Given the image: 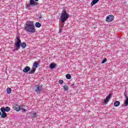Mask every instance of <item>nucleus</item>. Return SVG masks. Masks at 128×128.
Masks as SVG:
<instances>
[{
    "instance_id": "nucleus-1",
    "label": "nucleus",
    "mask_w": 128,
    "mask_h": 128,
    "mask_svg": "<svg viewBox=\"0 0 128 128\" xmlns=\"http://www.w3.org/2000/svg\"><path fill=\"white\" fill-rule=\"evenodd\" d=\"M34 22H27L24 27V30H26L30 34H34L36 32V28H34Z\"/></svg>"
},
{
    "instance_id": "nucleus-2",
    "label": "nucleus",
    "mask_w": 128,
    "mask_h": 128,
    "mask_svg": "<svg viewBox=\"0 0 128 128\" xmlns=\"http://www.w3.org/2000/svg\"><path fill=\"white\" fill-rule=\"evenodd\" d=\"M70 18V14L66 12V10H64L61 12V15L60 16V20L62 24H66V21L68 20Z\"/></svg>"
},
{
    "instance_id": "nucleus-3",
    "label": "nucleus",
    "mask_w": 128,
    "mask_h": 128,
    "mask_svg": "<svg viewBox=\"0 0 128 128\" xmlns=\"http://www.w3.org/2000/svg\"><path fill=\"white\" fill-rule=\"evenodd\" d=\"M36 2H38V0H30L28 4L26 5V8H28V10H30V6L32 8L34 6L38 8V6H40V4H38Z\"/></svg>"
},
{
    "instance_id": "nucleus-4",
    "label": "nucleus",
    "mask_w": 128,
    "mask_h": 128,
    "mask_svg": "<svg viewBox=\"0 0 128 128\" xmlns=\"http://www.w3.org/2000/svg\"><path fill=\"white\" fill-rule=\"evenodd\" d=\"M20 46L22 48H26V42H21L20 44H18V46L12 50V52H16V50H18L20 48Z\"/></svg>"
},
{
    "instance_id": "nucleus-5",
    "label": "nucleus",
    "mask_w": 128,
    "mask_h": 128,
    "mask_svg": "<svg viewBox=\"0 0 128 128\" xmlns=\"http://www.w3.org/2000/svg\"><path fill=\"white\" fill-rule=\"evenodd\" d=\"M16 41L14 44V46L15 48H16L18 44H20L22 42V40H20V36L18 35H16Z\"/></svg>"
},
{
    "instance_id": "nucleus-6",
    "label": "nucleus",
    "mask_w": 128,
    "mask_h": 128,
    "mask_svg": "<svg viewBox=\"0 0 128 128\" xmlns=\"http://www.w3.org/2000/svg\"><path fill=\"white\" fill-rule=\"evenodd\" d=\"M112 96V93H110L106 97V98L104 100V104H106L110 102V100Z\"/></svg>"
},
{
    "instance_id": "nucleus-7",
    "label": "nucleus",
    "mask_w": 128,
    "mask_h": 128,
    "mask_svg": "<svg viewBox=\"0 0 128 128\" xmlns=\"http://www.w3.org/2000/svg\"><path fill=\"white\" fill-rule=\"evenodd\" d=\"M114 16L112 14L108 15L106 16V20L108 22H112L114 19Z\"/></svg>"
},
{
    "instance_id": "nucleus-8",
    "label": "nucleus",
    "mask_w": 128,
    "mask_h": 128,
    "mask_svg": "<svg viewBox=\"0 0 128 128\" xmlns=\"http://www.w3.org/2000/svg\"><path fill=\"white\" fill-rule=\"evenodd\" d=\"M22 105L20 106L18 104H15V106H14L13 108H14V110H16V112H20V110H22Z\"/></svg>"
},
{
    "instance_id": "nucleus-9",
    "label": "nucleus",
    "mask_w": 128,
    "mask_h": 128,
    "mask_svg": "<svg viewBox=\"0 0 128 128\" xmlns=\"http://www.w3.org/2000/svg\"><path fill=\"white\" fill-rule=\"evenodd\" d=\"M0 110H2L3 112H6L10 111V108L8 106H6V108L4 106L0 108Z\"/></svg>"
},
{
    "instance_id": "nucleus-10",
    "label": "nucleus",
    "mask_w": 128,
    "mask_h": 128,
    "mask_svg": "<svg viewBox=\"0 0 128 128\" xmlns=\"http://www.w3.org/2000/svg\"><path fill=\"white\" fill-rule=\"evenodd\" d=\"M1 112V118H6L8 116V114L6 112H4V111L0 110Z\"/></svg>"
},
{
    "instance_id": "nucleus-11",
    "label": "nucleus",
    "mask_w": 128,
    "mask_h": 128,
    "mask_svg": "<svg viewBox=\"0 0 128 128\" xmlns=\"http://www.w3.org/2000/svg\"><path fill=\"white\" fill-rule=\"evenodd\" d=\"M30 70V67L26 66L24 68L23 72H24V74H26V72H28Z\"/></svg>"
},
{
    "instance_id": "nucleus-12",
    "label": "nucleus",
    "mask_w": 128,
    "mask_h": 128,
    "mask_svg": "<svg viewBox=\"0 0 128 128\" xmlns=\"http://www.w3.org/2000/svg\"><path fill=\"white\" fill-rule=\"evenodd\" d=\"M42 86H37L35 90V92H40L42 90Z\"/></svg>"
},
{
    "instance_id": "nucleus-13",
    "label": "nucleus",
    "mask_w": 128,
    "mask_h": 128,
    "mask_svg": "<svg viewBox=\"0 0 128 128\" xmlns=\"http://www.w3.org/2000/svg\"><path fill=\"white\" fill-rule=\"evenodd\" d=\"M125 102H124V105L122 106H128V96H125Z\"/></svg>"
},
{
    "instance_id": "nucleus-14",
    "label": "nucleus",
    "mask_w": 128,
    "mask_h": 128,
    "mask_svg": "<svg viewBox=\"0 0 128 128\" xmlns=\"http://www.w3.org/2000/svg\"><path fill=\"white\" fill-rule=\"evenodd\" d=\"M36 68H34V67L32 68V70H30L28 72L29 74H34L36 72Z\"/></svg>"
},
{
    "instance_id": "nucleus-15",
    "label": "nucleus",
    "mask_w": 128,
    "mask_h": 128,
    "mask_svg": "<svg viewBox=\"0 0 128 128\" xmlns=\"http://www.w3.org/2000/svg\"><path fill=\"white\" fill-rule=\"evenodd\" d=\"M98 2H100V0H92L91 2V6H94Z\"/></svg>"
},
{
    "instance_id": "nucleus-16",
    "label": "nucleus",
    "mask_w": 128,
    "mask_h": 128,
    "mask_svg": "<svg viewBox=\"0 0 128 128\" xmlns=\"http://www.w3.org/2000/svg\"><path fill=\"white\" fill-rule=\"evenodd\" d=\"M56 66V64L55 63H51L50 64V68L51 70H54Z\"/></svg>"
},
{
    "instance_id": "nucleus-17",
    "label": "nucleus",
    "mask_w": 128,
    "mask_h": 128,
    "mask_svg": "<svg viewBox=\"0 0 128 128\" xmlns=\"http://www.w3.org/2000/svg\"><path fill=\"white\" fill-rule=\"evenodd\" d=\"M30 116L32 118H38V114L36 112L31 113Z\"/></svg>"
},
{
    "instance_id": "nucleus-18",
    "label": "nucleus",
    "mask_w": 128,
    "mask_h": 128,
    "mask_svg": "<svg viewBox=\"0 0 128 128\" xmlns=\"http://www.w3.org/2000/svg\"><path fill=\"white\" fill-rule=\"evenodd\" d=\"M38 64H39L38 62H34L33 64V66H34V68L36 70V68H38Z\"/></svg>"
},
{
    "instance_id": "nucleus-19",
    "label": "nucleus",
    "mask_w": 128,
    "mask_h": 128,
    "mask_svg": "<svg viewBox=\"0 0 128 128\" xmlns=\"http://www.w3.org/2000/svg\"><path fill=\"white\" fill-rule=\"evenodd\" d=\"M120 104V101H116L114 102V106L116 107L119 106Z\"/></svg>"
},
{
    "instance_id": "nucleus-20",
    "label": "nucleus",
    "mask_w": 128,
    "mask_h": 128,
    "mask_svg": "<svg viewBox=\"0 0 128 128\" xmlns=\"http://www.w3.org/2000/svg\"><path fill=\"white\" fill-rule=\"evenodd\" d=\"M35 26H36V28H40V26H42V24L40 23L39 22H36L35 24Z\"/></svg>"
},
{
    "instance_id": "nucleus-21",
    "label": "nucleus",
    "mask_w": 128,
    "mask_h": 128,
    "mask_svg": "<svg viewBox=\"0 0 128 128\" xmlns=\"http://www.w3.org/2000/svg\"><path fill=\"white\" fill-rule=\"evenodd\" d=\"M63 88L65 92H66V90H68V86L67 84L63 86Z\"/></svg>"
},
{
    "instance_id": "nucleus-22",
    "label": "nucleus",
    "mask_w": 128,
    "mask_h": 128,
    "mask_svg": "<svg viewBox=\"0 0 128 128\" xmlns=\"http://www.w3.org/2000/svg\"><path fill=\"white\" fill-rule=\"evenodd\" d=\"M7 94H12V88H8L6 89Z\"/></svg>"
},
{
    "instance_id": "nucleus-23",
    "label": "nucleus",
    "mask_w": 128,
    "mask_h": 128,
    "mask_svg": "<svg viewBox=\"0 0 128 128\" xmlns=\"http://www.w3.org/2000/svg\"><path fill=\"white\" fill-rule=\"evenodd\" d=\"M66 76L67 80H70V78H72V76L70 75V74H66Z\"/></svg>"
},
{
    "instance_id": "nucleus-24",
    "label": "nucleus",
    "mask_w": 128,
    "mask_h": 128,
    "mask_svg": "<svg viewBox=\"0 0 128 128\" xmlns=\"http://www.w3.org/2000/svg\"><path fill=\"white\" fill-rule=\"evenodd\" d=\"M36 16H38V20H40V18H42V15L41 14H38L36 15Z\"/></svg>"
},
{
    "instance_id": "nucleus-25",
    "label": "nucleus",
    "mask_w": 128,
    "mask_h": 128,
    "mask_svg": "<svg viewBox=\"0 0 128 128\" xmlns=\"http://www.w3.org/2000/svg\"><path fill=\"white\" fill-rule=\"evenodd\" d=\"M108 60L106 59V58H104L101 62V64H104L106 61Z\"/></svg>"
},
{
    "instance_id": "nucleus-26",
    "label": "nucleus",
    "mask_w": 128,
    "mask_h": 128,
    "mask_svg": "<svg viewBox=\"0 0 128 128\" xmlns=\"http://www.w3.org/2000/svg\"><path fill=\"white\" fill-rule=\"evenodd\" d=\"M71 86H72V88H76V86H78V84H72Z\"/></svg>"
},
{
    "instance_id": "nucleus-27",
    "label": "nucleus",
    "mask_w": 128,
    "mask_h": 128,
    "mask_svg": "<svg viewBox=\"0 0 128 128\" xmlns=\"http://www.w3.org/2000/svg\"><path fill=\"white\" fill-rule=\"evenodd\" d=\"M60 84H64V80H60L58 81Z\"/></svg>"
},
{
    "instance_id": "nucleus-28",
    "label": "nucleus",
    "mask_w": 128,
    "mask_h": 128,
    "mask_svg": "<svg viewBox=\"0 0 128 128\" xmlns=\"http://www.w3.org/2000/svg\"><path fill=\"white\" fill-rule=\"evenodd\" d=\"M21 110H22V112H26V110L24 108H21Z\"/></svg>"
},
{
    "instance_id": "nucleus-29",
    "label": "nucleus",
    "mask_w": 128,
    "mask_h": 128,
    "mask_svg": "<svg viewBox=\"0 0 128 128\" xmlns=\"http://www.w3.org/2000/svg\"><path fill=\"white\" fill-rule=\"evenodd\" d=\"M64 24H62V25H60L59 28H64Z\"/></svg>"
},
{
    "instance_id": "nucleus-30",
    "label": "nucleus",
    "mask_w": 128,
    "mask_h": 128,
    "mask_svg": "<svg viewBox=\"0 0 128 128\" xmlns=\"http://www.w3.org/2000/svg\"><path fill=\"white\" fill-rule=\"evenodd\" d=\"M128 94V92H126V91H125L124 92V96H128V95H126V94Z\"/></svg>"
},
{
    "instance_id": "nucleus-31",
    "label": "nucleus",
    "mask_w": 128,
    "mask_h": 128,
    "mask_svg": "<svg viewBox=\"0 0 128 128\" xmlns=\"http://www.w3.org/2000/svg\"><path fill=\"white\" fill-rule=\"evenodd\" d=\"M62 28H60L58 33L60 34V33L62 32Z\"/></svg>"
},
{
    "instance_id": "nucleus-32",
    "label": "nucleus",
    "mask_w": 128,
    "mask_h": 128,
    "mask_svg": "<svg viewBox=\"0 0 128 128\" xmlns=\"http://www.w3.org/2000/svg\"><path fill=\"white\" fill-rule=\"evenodd\" d=\"M2 116V112L0 111V116Z\"/></svg>"
}]
</instances>
